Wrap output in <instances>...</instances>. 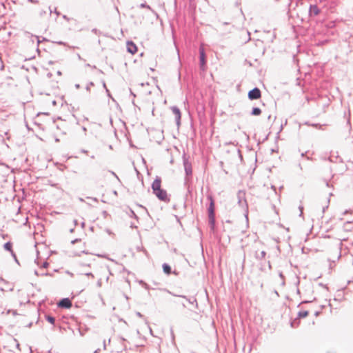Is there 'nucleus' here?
Wrapping results in <instances>:
<instances>
[{"mask_svg":"<svg viewBox=\"0 0 353 353\" xmlns=\"http://www.w3.org/2000/svg\"><path fill=\"white\" fill-rule=\"evenodd\" d=\"M154 194L163 201H169L167 192L161 189V181L160 179H156L152 185Z\"/></svg>","mask_w":353,"mask_h":353,"instance_id":"nucleus-1","label":"nucleus"},{"mask_svg":"<svg viewBox=\"0 0 353 353\" xmlns=\"http://www.w3.org/2000/svg\"><path fill=\"white\" fill-rule=\"evenodd\" d=\"M261 97V90L257 88H254L253 90H250L248 92V98L250 100L259 99Z\"/></svg>","mask_w":353,"mask_h":353,"instance_id":"nucleus-2","label":"nucleus"},{"mask_svg":"<svg viewBox=\"0 0 353 353\" xmlns=\"http://www.w3.org/2000/svg\"><path fill=\"white\" fill-rule=\"evenodd\" d=\"M208 199L210 201V206L208 208L209 218L210 221L213 222L214 217V201L212 196H210Z\"/></svg>","mask_w":353,"mask_h":353,"instance_id":"nucleus-3","label":"nucleus"},{"mask_svg":"<svg viewBox=\"0 0 353 353\" xmlns=\"http://www.w3.org/2000/svg\"><path fill=\"white\" fill-rule=\"evenodd\" d=\"M199 52H200L201 67L203 70H204V67L206 63V57H205V50H204L203 44L201 45V46H200Z\"/></svg>","mask_w":353,"mask_h":353,"instance_id":"nucleus-4","label":"nucleus"},{"mask_svg":"<svg viewBox=\"0 0 353 353\" xmlns=\"http://www.w3.org/2000/svg\"><path fill=\"white\" fill-rule=\"evenodd\" d=\"M58 306L69 309L72 307V302L68 298L63 299L59 302Z\"/></svg>","mask_w":353,"mask_h":353,"instance_id":"nucleus-5","label":"nucleus"},{"mask_svg":"<svg viewBox=\"0 0 353 353\" xmlns=\"http://www.w3.org/2000/svg\"><path fill=\"white\" fill-rule=\"evenodd\" d=\"M127 50L132 54H134L137 52V47L132 41L127 42Z\"/></svg>","mask_w":353,"mask_h":353,"instance_id":"nucleus-6","label":"nucleus"},{"mask_svg":"<svg viewBox=\"0 0 353 353\" xmlns=\"http://www.w3.org/2000/svg\"><path fill=\"white\" fill-rule=\"evenodd\" d=\"M171 109H172L173 114H174V117H175L176 123L179 125L180 123V120H181V112L176 107H172Z\"/></svg>","mask_w":353,"mask_h":353,"instance_id":"nucleus-7","label":"nucleus"},{"mask_svg":"<svg viewBox=\"0 0 353 353\" xmlns=\"http://www.w3.org/2000/svg\"><path fill=\"white\" fill-rule=\"evenodd\" d=\"M320 13V10L316 6H311L310 8V14H314V16L318 15Z\"/></svg>","mask_w":353,"mask_h":353,"instance_id":"nucleus-8","label":"nucleus"},{"mask_svg":"<svg viewBox=\"0 0 353 353\" xmlns=\"http://www.w3.org/2000/svg\"><path fill=\"white\" fill-rule=\"evenodd\" d=\"M163 269L165 274H170L171 273V268L169 265L164 263L163 265Z\"/></svg>","mask_w":353,"mask_h":353,"instance_id":"nucleus-9","label":"nucleus"},{"mask_svg":"<svg viewBox=\"0 0 353 353\" xmlns=\"http://www.w3.org/2000/svg\"><path fill=\"white\" fill-rule=\"evenodd\" d=\"M309 314V312L307 310H301L299 312L298 316L299 318H305Z\"/></svg>","mask_w":353,"mask_h":353,"instance_id":"nucleus-10","label":"nucleus"},{"mask_svg":"<svg viewBox=\"0 0 353 353\" xmlns=\"http://www.w3.org/2000/svg\"><path fill=\"white\" fill-rule=\"evenodd\" d=\"M261 113V110L259 108H254L252 111V114L254 116L260 115Z\"/></svg>","mask_w":353,"mask_h":353,"instance_id":"nucleus-11","label":"nucleus"},{"mask_svg":"<svg viewBox=\"0 0 353 353\" xmlns=\"http://www.w3.org/2000/svg\"><path fill=\"white\" fill-rule=\"evenodd\" d=\"M12 245L10 242H8V243H5V245H4V248L10 252H12Z\"/></svg>","mask_w":353,"mask_h":353,"instance_id":"nucleus-12","label":"nucleus"},{"mask_svg":"<svg viewBox=\"0 0 353 353\" xmlns=\"http://www.w3.org/2000/svg\"><path fill=\"white\" fill-rule=\"evenodd\" d=\"M47 320L48 322H50L52 324H54V318L50 316H47Z\"/></svg>","mask_w":353,"mask_h":353,"instance_id":"nucleus-13","label":"nucleus"},{"mask_svg":"<svg viewBox=\"0 0 353 353\" xmlns=\"http://www.w3.org/2000/svg\"><path fill=\"white\" fill-rule=\"evenodd\" d=\"M265 252H263H263H261V256H262V257H264V256H265Z\"/></svg>","mask_w":353,"mask_h":353,"instance_id":"nucleus-14","label":"nucleus"}]
</instances>
